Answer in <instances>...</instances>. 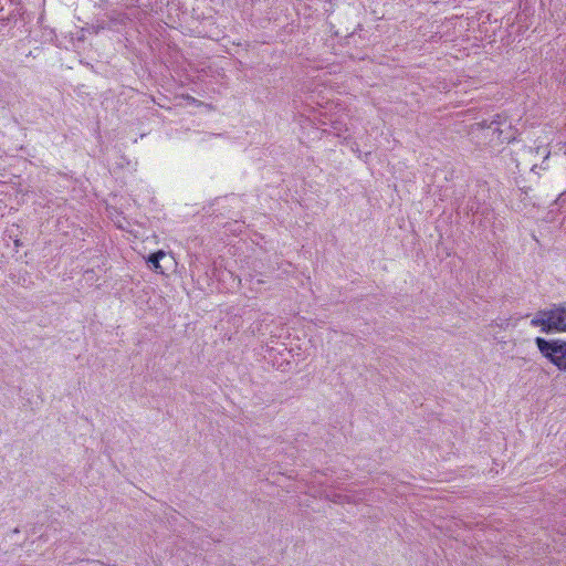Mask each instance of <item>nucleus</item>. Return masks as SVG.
I'll list each match as a JSON object with an SVG mask.
<instances>
[{
  "mask_svg": "<svg viewBox=\"0 0 566 566\" xmlns=\"http://www.w3.org/2000/svg\"><path fill=\"white\" fill-rule=\"evenodd\" d=\"M165 252L164 251H157L155 253H151L149 256H148V264L150 266V269H153L154 271L156 272H159V273H164L163 269H161V265H160V260L165 256Z\"/></svg>",
  "mask_w": 566,
  "mask_h": 566,
  "instance_id": "nucleus-5",
  "label": "nucleus"
},
{
  "mask_svg": "<svg viewBox=\"0 0 566 566\" xmlns=\"http://www.w3.org/2000/svg\"><path fill=\"white\" fill-rule=\"evenodd\" d=\"M531 325L541 327L544 333L566 332V303L554 304L548 310L538 311L532 318Z\"/></svg>",
  "mask_w": 566,
  "mask_h": 566,
  "instance_id": "nucleus-1",
  "label": "nucleus"
},
{
  "mask_svg": "<svg viewBox=\"0 0 566 566\" xmlns=\"http://www.w3.org/2000/svg\"><path fill=\"white\" fill-rule=\"evenodd\" d=\"M535 344L546 359L559 370L566 371V340L536 337Z\"/></svg>",
  "mask_w": 566,
  "mask_h": 566,
  "instance_id": "nucleus-2",
  "label": "nucleus"
},
{
  "mask_svg": "<svg viewBox=\"0 0 566 566\" xmlns=\"http://www.w3.org/2000/svg\"><path fill=\"white\" fill-rule=\"evenodd\" d=\"M9 3L8 12H4V7H0V21L10 22L21 18L24 13L23 7L19 0H4Z\"/></svg>",
  "mask_w": 566,
  "mask_h": 566,
  "instance_id": "nucleus-4",
  "label": "nucleus"
},
{
  "mask_svg": "<svg viewBox=\"0 0 566 566\" xmlns=\"http://www.w3.org/2000/svg\"><path fill=\"white\" fill-rule=\"evenodd\" d=\"M322 495H324L326 499H328L329 501H332L334 503H343L345 501H347V502L353 501L347 494L335 493L329 490H325Z\"/></svg>",
  "mask_w": 566,
  "mask_h": 566,
  "instance_id": "nucleus-6",
  "label": "nucleus"
},
{
  "mask_svg": "<svg viewBox=\"0 0 566 566\" xmlns=\"http://www.w3.org/2000/svg\"><path fill=\"white\" fill-rule=\"evenodd\" d=\"M139 13L137 9L133 8L129 9L128 12L109 10L105 13L107 21L103 28L119 31L122 28L126 27L128 22H132L134 19H139Z\"/></svg>",
  "mask_w": 566,
  "mask_h": 566,
  "instance_id": "nucleus-3",
  "label": "nucleus"
}]
</instances>
